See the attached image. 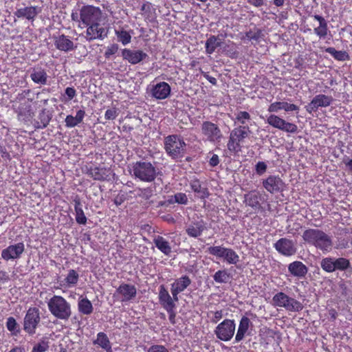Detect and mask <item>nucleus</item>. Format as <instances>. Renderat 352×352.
Wrapping results in <instances>:
<instances>
[{
    "instance_id": "nucleus-46",
    "label": "nucleus",
    "mask_w": 352,
    "mask_h": 352,
    "mask_svg": "<svg viewBox=\"0 0 352 352\" xmlns=\"http://www.w3.org/2000/svg\"><path fill=\"white\" fill-rule=\"evenodd\" d=\"M49 348L48 341L45 340H42L37 344L34 345L32 349V352H45Z\"/></svg>"
},
{
    "instance_id": "nucleus-49",
    "label": "nucleus",
    "mask_w": 352,
    "mask_h": 352,
    "mask_svg": "<svg viewBox=\"0 0 352 352\" xmlns=\"http://www.w3.org/2000/svg\"><path fill=\"white\" fill-rule=\"evenodd\" d=\"M118 50V45L117 44H112L107 47L104 56L107 58H109L111 57V56L115 54Z\"/></svg>"
},
{
    "instance_id": "nucleus-24",
    "label": "nucleus",
    "mask_w": 352,
    "mask_h": 352,
    "mask_svg": "<svg viewBox=\"0 0 352 352\" xmlns=\"http://www.w3.org/2000/svg\"><path fill=\"white\" fill-rule=\"evenodd\" d=\"M261 195L256 190L250 191L244 195V201L245 204L254 210L259 209L261 208Z\"/></svg>"
},
{
    "instance_id": "nucleus-51",
    "label": "nucleus",
    "mask_w": 352,
    "mask_h": 352,
    "mask_svg": "<svg viewBox=\"0 0 352 352\" xmlns=\"http://www.w3.org/2000/svg\"><path fill=\"white\" fill-rule=\"evenodd\" d=\"M267 170V164L263 162H258L256 165V172L258 175H261L265 173Z\"/></svg>"
},
{
    "instance_id": "nucleus-61",
    "label": "nucleus",
    "mask_w": 352,
    "mask_h": 352,
    "mask_svg": "<svg viewBox=\"0 0 352 352\" xmlns=\"http://www.w3.org/2000/svg\"><path fill=\"white\" fill-rule=\"evenodd\" d=\"M206 78L208 80V81L212 83V85H216L217 83V80L214 77H212V76H209L208 75H207L206 76Z\"/></svg>"
},
{
    "instance_id": "nucleus-33",
    "label": "nucleus",
    "mask_w": 352,
    "mask_h": 352,
    "mask_svg": "<svg viewBox=\"0 0 352 352\" xmlns=\"http://www.w3.org/2000/svg\"><path fill=\"white\" fill-rule=\"evenodd\" d=\"M191 189L197 194V196L200 198L204 199L208 196V192L207 189L202 187L200 182L197 179H193L190 182Z\"/></svg>"
},
{
    "instance_id": "nucleus-4",
    "label": "nucleus",
    "mask_w": 352,
    "mask_h": 352,
    "mask_svg": "<svg viewBox=\"0 0 352 352\" xmlns=\"http://www.w3.org/2000/svg\"><path fill=\"white\" fill-rule=\"evenodd\" d=\"M165 150L173 159H179L184 156L186 144L182 138L177 135H169L166 138Z\"/></svg>"
},
{
    "instance_id": "nucleus-8",
    "label": "nucleus",
    "mask_w": 352,
    "mask_h": 352,
    "mask_svg": "<svg viewBox=\"0 0 352 352\" xmlns=\"http://www.w3.org/2000/svg\"><path fill=\"white\" fill-rule=\"evenodd\" d=\"M250 132L248 126H239L234 129L230 135L228 148L230 151H240V144L248 136Z\"/></svg>"
},
{
    "instance_id": "nucleus-35",
    "label": "nucleus",
    "mask_w": 352,
    "mask_h": 352,
    "mask_svg": "<svg viewBox=\"0 0 352 352\" xmlns=\"http://www.w3.org/2000/svg\"><path fill=\"white\" fill-rule=\"evenodd\" d=\"M31 79L35 82L41 85L47 83V76L42 69H34L30 74Z\"/></svg>"
},
{
    "instance_id": "nucleus-9",
    "label": "nucleus",
    "mask_w": 352,
    "mask_h": 352,
    "mask_svg": "<svg viewBox=\"0 0 352 352\" xmlns=\"http://www.w3.org/2000/svg\"><path fill=\"white\" fill-rule=\"evenodd\" d=\"M102 15V11L99 8L92 6H83L80 10V23L86 26L97 21H101ZM79 27L82 28L80 24H79Z\"/></svg>"
},
{
    "instance_id": "nucleus-47",
    "label": "nucleus",
    "mask_w": 352,
    "mask_h": 352,
    "mask_svg": "<svg viewBox=\"0 0 352 352\" xmlns=\"http://www.w3.org/2000/svg\"><path fill=\"white\" fill-rule=\"evenodd\" d=\"M208 316L210 318L211 322L216 324L223 318V311H210L208 314Z\"/></svg>"
},
{
    "instance_id": "nucleus-57",
    "label": "nucleus",
    "mask_w": 352,
    "mask_h": 352,
    "mask_svg": "<svg viewBox=\"0 0 352 352\" xmlns=\"http://www.w3.org/2000/svg\"><path fill=\"white\" fill-rule=\"evenodd\" d=\"M248 3L255 7H260L263 5V0H248Z\"/></svg>"
},
{
    "instance_id": "nucleus-26",
    "label": "nucleus",
    "mask_w": 352,
    "mask_h": 352,
    "mask_svg": "<svg viewBox=\"0 0 352 352\" xmlns=\"http://www.w3.org/2000/svg\"><path fill=\"white\" fill-rule=\"evenodd\" d=\"M85 111L80 109L77 111L75 116L68 115L65 119V126L68 128H73L80 124L85 117Z\"/></svg>"
},
{
    "instance_id": "nucleus-60",
    "label": "nucleus",
    "mask_w": 352,
    "mask_h": 352,
    "mask_svg": "<svg viewBox=\"0 0 352 352\" xmlns=\"http://www.w3.org/2000/svg\"><path fill=\"white\" fill-rule=\"evenodd\" d=\"M8 279V276L6 272L0 271V281H6Z\"/></svg>"
},
{
    "instance_id": "nucleus-15",
    "label": "nucleus",
    "mask_w": 352,
    "mask_h": 352,
    "mask_svg": "<svg viewBox=\"0 0 352 352\" xmlns=\"http://www.w3.org/2000/svg\"><path fill=\"white\" fill-rule=\"evenodd\" d=\"M40 321L38 310L36 308H30L27 311L24 318V329L30 334L35 332V329Z\"/></svg>"
},
{
    "instance_id": "nucleus-28",
    "label": "nucleus",
    "mask_w": 352,
    "mask_h": 352,
    "mask_svg": "<svg viewBox=\"0 0 352 352\" xmlns=\"http://www.w3.org/2000/svg\"><path fill=\"white\" fill-rule=\"evenodd\" d=\"M314 18L319 22L318 27L314 29V33L320 38L325 37L329 32L327 21L322 16L317 14L314 15Z\"/></svg>"
},
{
    "instance_id": "nucleus-44",
    "label": "nucleus",
    "mask_w": 352,
    "mask_h": 352,
    "mask_svg": "<svg viewBox=\"0 0 352 352\" xmlns=\"http://www.w3.org/2000/svg\"><path fill=\"white\" fill-rule=\"evenodd\" d=\"M335 271L345 270L350 266V262L345 258H334Z\"/></svg>"
},
{
    "instance_id": "nucleus-50",
    "label": "nucleus",
    "mask_w": 352,
    "mask_h": 352,
    "mask_svg": "<svg viewBox=\"0 0 352 352\" xmlns=\"http://www.w3.org/2000/svg\"><path fill=\"white\" fill-rule=\"evenodd\" d=\"M282 102V106H283V110H284L286 112L289 111H298L299 108L297 105L294 104H290L285 101Z\"/></svg>"
},
{
    "instance_id": "nucleus-42",
    "label": "nucleus",
    "mask_w": 352,
    "mask_h": 352,
    "mask_svg": "<svg viewBox=\"0 0 352 352\" xmlns=\"http://www.w3.org/2000/svg\"><path fill=\"white\" fill-rule=\"evenodd\" d=\"M108 171L104 168H94L90 170V175L96 180H104L108 177Z\"/></svg>"
},
{
    "instance_id": "nucleus-20",
    "label": "nucleus",
    "mask_w": 352,
    "mask_h": 352,
    "mask_svg": "<svg viewBox=\"0 0 352 352\" xmlns=\"http://www.w3.org/2000/svg\"><path fill=\"white\" fill-rule=\"evenodd\" d=\"M136 292L135 286L129 284H122L117 289L116 294L120 297L121 301L126 302L134 298Z\"/></svg>"
},
{
    "instance_id": "nucleus-29",
    "label": "nucleus",
    "mask_w": 352,
    "mask_h": 352,
    "mask_svg": "<svg viewBox=\"0 0 352 352\" xmlns=\"http://www.w3.org/2000/svg\"><path fill=\"white\" fill-rule=\"evenodd\" d=\"M79 275L74 270H69L64 280L60 281V285L65 288L74 287L78 283Z\"/></svg>"
},
{
    "instance_id": "nucleus-32",
    "label": "nucleus",
    "mask_w": 352,
    "mask_h": 352,
    "mask_svg": "<svg viewBox=\"0 0 352 352\" xmlns=\"http://www.w3.org/2000/svg\"><path fill=\"white\" fill-rule=\"evenodd\" d=\"M155 246L165 255H169L171 252V247L169 243L162 236H157L154 239Z\"/></svg>"
},
{
    "instance_id": "nucleus-56",
    "label": "nucleus",
    "mask_w": 352,
    "mask_h": 352,
    "mask_svg": "<svg viewBox=\"0 0 352 352\" xmlns=\"http://www.w3.org/2000/svg\"><path fill=\"white\" fill-rule=\"evenodd\" d=\"M219 162V156L213 154L209 160V164L212 166H216Z\"/></svg>"
},
{
    "instance_id": "nucleus-10",
    "label": "nucleus",
    "mask_w": 352,
    "mask_h": 352,
    "mask_svg": "<svg viewBox=\"0 0 352 352\" xmlns=\"http://www.w3.org/2000/svg\"><path fill=\"white\" fill-rule=\"evenodd\" d=\"M86 27L87 30L82 36L87 41L90 42L96 39L103 40L107 36L108 30L100 24V21L89 24Z\"/></svg>"
},
{
    "instance_id": "nucleus-22",
    "label": "nucleus",
    "mask_w": 352,
    "mask_h": 352,
    "mask_svg": "<svg viewBox=\"0 0 352 352\" xmlns=\"http://www.w3.org/2000/svg\"><path fill=\"white\" fill-rule=\"evenodd\" d=\"M159 299L161 305L166 311H171V309H175V302L176 301L173 296H170L168 290L163 285L160 287Z\"/></svg>"
},
{
    "instance_id": "nucleus-38",
    "label": "nucleus",
    "mask_w": 352,
    "mask_h": 352,
    "mask_svg": "<svg viewBox=\"0 0 352 352\" xmlns=\"http://www.w3.org/2000/svg\"><path fill=\"white\" fill-rule=\"evenodd\" d=\"M251 120L250 115L247 111H238L235 113V123L238 122L241 126H248V122Z\"/></svg>"
},
{
    "instance_id": "nucleus-27",
    "label": "nucleus",
    "mask_w": 352,
    "mask_h": 352,
    "mask_svg": "<svg viewBox=\"0 0 352 352\" xmlns=\"http://www.w3.org/2000/svg\"><path fill=\"white\" fill-rule=\"evenodd\" d=\"M57 49L64 52L71 51L74 48V43L66 36L61 35L55 40Z\"/></svg>"
},
{
    "instance_id": "nucleus-16",
    "label": "nucleus",
    "mask_w": 352,
    "mask_h": 352,
    "mask_svg": "<svg viewBox=\"0 0 352 352\" xmlns=\"http://www.w3.org/2000/svg\"><path fill=\"white\" fill-rule=\"evenodd\" d=\"M333 99L331 96L324 94L316 95L312 100L306 106V110L311 113L316 111L319 107H327L333 102Z\"/></svg>"
},
{
    "instance_id": "nucleus-55",
    "label": "nucleus",
    "mask_w": 352,
    "mask_h": 352,
    "mask_svg": "<svg viewBox=\"0 0 352 352\" xmlns=\"http://www.w3.org/2000/svg\"><path fill=\"white\" fill-rule=\"evenodd\" d=\"M76 94V90L73 87H67L65 89V95L67 97V100L73 99Z\"/></svg>"
},
{
    "instance_id": "nucleus-54",
    "label": "nucleus",
    "mask_w": 352,
    "mask_h": 352,
    "mask_svg": "<svg viewBox=\"0 0 352 352\" xmlns=\"http://www.w3.org/2000/svg\"><path fill=\"white\" fill-rule=\"evenodd\" d=\"M148 352H168V351L162 345H153L149 348Z\"/></svg>"
},
{
    "instance_id": "nucleus-17",
    "label": "nucleus",
    "mask_w": 352,
    "mask_h": 352,
    "mask_svg": "<svg viewBox=\"0 0 352 352\" xmlns=\"http://www.w3.org/2000/svg\"><path fill=\"white\" fill-rule=\"evenodd\" d=\"M275 249L281 254L289 256L296 252V248L293 241L282 238L274 244Z\"/></svg>"
},
{
    "instance_id": "nucleus-63",
    "label": "nucleus",
    "mask_w": 352,
    "mask_h": 352,
    "mask_svg": "<svg viewBox=\"0 0 352 352\" xmlns=\"http://www.w3.org/2000/svg\"><path fill=\"white\" fill-rule=\"evenodd\" d=\"M72 19L74 21H77L80 23V18L78 19V16L77 13H72Z\"/></svg>"
},
{
    "instance_id": "nucleus-43",
    "label": "nucleus",
    "mask_w": 352,
    "mask_h": 352,
    "mask_svg": "<svg viewBox=\"0 0 352 352\" xmlns=\"http://www.w3.org/2000/svg\"><path fill=\"white\" fill-rule=\"evenodd\" d=\"M320 265L322 269L327 272H333L335 271L334 258L327 257L321 261Z\"/></svg>"
},
{
    "instance_id": "nucleus-58",
    "label": "nucleus",
    "mask_w": 352,
    "mask_h": 352,
    "mask_svg": "<svg viewBox=\"0 0 352 352\" xmlns=\"http://www.w3.org/2000/svg\"><path fill=\"white\" fill-rule=\"evenodd\" d=\"M169 314V320L172 324H175V313L174 309H171V311H167Z\"/></svg>"
},
{
    "instance_id": "nucleus-37",
    "label": "nucleus",
    "mask_w": 352,
    "mask_h": 352,
    "mask_svg": "<svg viewBox=\"0 0 352 352\" xmlns=\"http://www.w3.org/2000/svg\"><path fill=\"white\" fill-rule=\"evenodd\" d=\"M78 309L80 313L89 315L93 311V306L87 298H82L78 301Z\"/></svg>"
},
{
    "instance_id": "nucleus-5",
    "label": "nucleus",
    "mask_w": 352,
    "mask_h": 352,
    "mask_svg": "<svg viewBox=\"0 0 352 352\" xmlns=\"http://www.w3.org/2000/svg\"><path fill=\"white\" fill-rule=\"evenodd\" d=\"M133 175L142 182H151L157 176V170L151 163L137 162L132 166Z\"/></svg>"
},
{
    "instance_id": "nucleus-12",
    "label": "nucleus",
    "mask_w": 352,
    "mask_h": 352,
    "mask_svg": "<svg viewBox=\"0 0 352 352\" xmlns=\"http://www.w3.org/2000/svg\"><path fill=\"white\" fill-rule=\"evenodd\" d=\"M262 184L264 188L272 194L283 192L286 188L285 183L278 175H270Z\"/></svg>"
},
{
    "instance_id": "nucleus-25",
    "label": "nucleus",
    "mask_w": 352,
    "mask_h": 352,
    "mask_svg": "<svg viewBox=\"0 0 352 352\" xmlns=\"http://www.w3.org/2000/svg\"><path fill=\"white\" fill-rule=\"evenodd\" d=\"M251 325L252 322L248 317L243 316L241 318V320L239 321L238 329L235 336L236 342H239L244 338L245 336L248 333Z\"/></svg>"
},
{
    "instance_id": "nucleus-21",
    "label": "nucleus",
    "mask_w": 352,
    "mask_h": 352,
    "mask_svg": "<svg viewBox=\"0 0 352 352\" xmlns=\"http://www.w3.org/2000/svg\"><path fill=\"white\" fill-rule=\"evenodd\" d=\"M122 57L131 64L135 65L147 57V54L142 50H131L124 49L122 52Z\"/></svg>"
},
{
    "instance_id": "nucleus-40",
    "label": "nucleus",
    "mask_w": 352,
    "mask_h": 352,
    "mask_svg": "<svg viewBox=\"0 0 352 352\" xmlns=\"http://www.w3.org/2000/svg\"><path fill=\"white\" fill-rule=\"evenodd\" d=\"M74 209L76 212V220L79 224H85L87 222V218L84 214V212L80 206L79 201H75Z\"/></svg>"
},
{
    "instance_id": "nucleus-1",
    "label": "nucleus",
    "mask_w": 352,
    "mask_h": 352,
    "mask_svg": "<svg viewBox=\"0 0 352 352\" xmlns=\"http://www.w3.org/2000/svg\"><path fill=\"white\" fill-rule=\"evenodd\" d=\"M303 240L321 250L323 253L331 251L332 237L319 229H307L302 234Z\"/></svg>"
},
{
    "instance_id": "nucleus-3",
    "label": "nucleus",
    "mask_w": 352,
    "mask_h": 352,
    "mask_svg": "<svg viewBox=\"0 0 352 352\" xmlns=\"http://www.w3.org/2000/svg\"><path fill=\"white\" fill-rule=\"evenodd\" d=\"M47 307L50 313L58 319L67 320L71 316V305L60 296L52 297L47 302Z\"/></svg>"
},
{
    "instance_id": "nucleus-6",
    "label": "nucleus",
    "mask_w": 352,
    "mask_h": 352,
    "mask_svg": "<svg viewBox=\"0 0 352 352\" xmlns=\"http://www.w3.org/2000/svg\"><path fill=\"white\" fill-rule=\"evenodd\" d=\"M207 252L230 265H236L240 260L239 256L234 250L223 245L210 246L208 248Z\"/></svg>"
},
{
    "instance_id": "nucleus-36",
    "label": "nucleus",
    "mask_w": 352,
    "mask_h": 352,
    "mask_svg": "<svg viewBox=\"0 0 352 352\" xmlns=\"http://www.w3.org/2000/svg\"><path fill=\"white\" fill-rule=\"evenodd\" d=\"M325 52L330 54L336 60L339 61L348 60L349 55L345 51H338L333 47L325 48Z\"/></svg>"
},
{
    "instance_id": "nucleus-7",
    "label": "nucleus",
    "mask_w": 352,
    "mask_h": 352,
    "mask_svg": "<svg viewBox=\"0 0 352 352\" xmlns=\"http://www.w3.org/2000/svg\"><path fill=\"white\" fill-rule=\"evenodd\" d=\"M273 305L284 307L289 311H299L302 309V305L296 299L289 297L283 292H278L272 298Z\"/></svg>"
},
{
    "instance_id": "nucleus-64",
    "label": "nucleus",
    "mask_w": 352,
    "mask_h": 352,
    "mask_svg": "<svg viewBox=\"0 0 352 352\" xmlns=\"http://www.w3.org/2000/svg\"><path fill=\"white\" fill-rule=\"evenodd\" d=\"M9 352H23V349L19 347H15L10 350Z\"/></svg>"
},
{
    "instance_id": "nucleus-48",
    "label": "nucleus",
    "mask_w": 352,
    "mask_h": 352,
    "mask_svg": "<svg viewBox=\"0 0 352 352\" xmlns=\"http://www.w3.org/2000/svg\"><path fill=\"white\" fill-rule=\"evenodd\" d=\"M118 114V109L116 107H113L106 111L104 118L106 120H114L117 118Z\"/></svg>"
},
{
    "instance_id": "nucleus-31",
    "label": "nucleus",
    "mask_w": 352,
    "mask_h": 352,
    "mask_svg": "<svg viewBox=\"0 0 352 352\" xmlns=\"http://www.w3.org/2000/svg\"><path fill=\"white\" fill-rule=\"evenodd\" d=\"M205 229L203 222L193 223L186 228L187 234L191 237L199 236Z\"/></svg>"
},
{
    "instance_id": "nucleus-41",
    "label": "nucleus",
    "mask_w": 352,
    "mask_h": 352,
    "mask_svg": "<svg viewBox=\"0 0 352 352\" xmlns=\"http://www.w3.org/2000/svg\"><path fill=\"white\" fill-rule=\"evenodd\" d=\"M230 278V276L226 270H219L213 275V279L217 283H228Z\"/></svg>"
},
{
    "instance_id": "nucleus-23",
    "label": "nucleus",
    "mask_w": 352,
    "mask_h": 352,
    "mask_svg": "<svg viewBox=\"0 0 352 352\" xmlns=\"http://www.w3.org/2000/svg\"><path fill=\"white\" fill-rule=\"evenodd\" d=\"M288 271L292 276L302 278L307 274L308 268L302 262L296 261L289 264Z\"/></svg>"
},
{
    "instance_id": "nucleus-18",
    "label": "nucleus",
    "mask_w": 352,
    "mask_h": 352,
    "mask_svg": "<svg viewBox=\"0 0 352 352\" xmlns=\"http://www.w3.org/2000/svg\"><path fill=\"white\" fill-rule=\"evenodd\" d=\"M24 250L25 245L23 243L11 245L2 250L1 257L6 261L14 260L19 258Z\"/></svg>"
},
{
    "instance_id": "nucleus-59",
    "label": "nucleus",
    "mask_w": 352,
    "mask_h": 352,
    "mask_svg": "<svg viewBox=\"0 0 352 352\" xmlns=\"http://www.w3.org/2000/svg\"><path fill=\"white\" fill-rule=\"evenodd\" d=\"M343 162L349 168V169L352 171V159L349 160L348 158H345L344 159Z\"/></svg>"
},
{
    "instance_id": "nucleus-11",
    "label": "nucleus",
    "mask_w": 352,
    "mask_h": 352,
    "mask_svg": "<svg viewBox=\"0 0 352 352\" xmlns=\"http://www.w3.org/2000/svg\"><path fill=\"white\" fill-rule=\"evenodd\" d=\"M236 325L234 320L226 319L219 323L214 330L217 338L222 341H229L233 337Z\"/></svg>"
},
{
    "instance_id": "nucleus-39",
    "label": "nucleus",
    "mask_w": 352,
    "mask_h": 352,
    "mask_svg": "<svg viewBox=\"0 0 352 352\" xmlns=\"http://www.w3.org/2000/svg\"><path fill=\"white\" fill-rule=\"evenodd\" d=\"M94 344L99 345L104 349H109L111 346L108 337L102 332L98 333L97 338L94 341Z\"/></svg>"
},
{
    "instance_id": "nucleus-53",
    "label": "nucleus",
    "mask_w": 352,
    "mask_h": 352,
    "mask_svg": "<svg viewBox=\"0 0 352 352\" xmlns=\"http://www.w3.org/2000/svg\"><path fill=\"white\" fill-rule=\"evenodd\" d=\"M16 322L12 317H10L6 323V327L10 331L14 332L16 329Z\"/></svg>"
},
{
    "instance_id": "nucleus-30",
    "label": "nucleus",
    "mask_w": 352,
    "mask_h": 352,
    "mask_svg": "<svg viewBox=\"0 0 352 352\" xmlns=\"http://www.w3.org/2000/svg\"><path fill=\"white\" fill-rule=\"evenodd\" d=\"M38 11L36 7H25L17 9L14 15L18 18L25 17L28 20H32L37 15Z\"/></svg>"
},
{
    "instance_id": "nucleus-34",
    "label": "nucleus",
    "mask_w": 352,
    "mask_h": 352,
    "mask_svg": "<svg viewBox=\"0 0 352 352\" xmlns=\"http://www.w3.org/2000/svg\"><path fill=\"white\" fill-rule=\"evenodd\" d=\"M221 44V39L218 36H210L206 42V52L212 54Z\"/></svg>"
},
{
    "instance_id": "nucleus-62",
    "label": "nucleus",
    "mask_w": 352,
    "mask_h": 352,
    "mask_svg": "<svg viewBox=\"0 0 352 352\" xmlns=\"http://www.w3.org/2000/svg\"><path fill=\"white\" fill-rule=\"evenodd\" d=\"M274 3L279 7L283 5L285 0H273Z\"/></svg>"
},
{
    "instance_id": "nucleus-52",
    "label": "nucleus",
    "mask_w": 352,
    "mask_h": 352,
    "mask_svg": "<svg viewBox=\"0 0 352 352\" xmlns=\"http://www.w3.org/2000/svg\"><path fill=\"white\" fill-rule=\"evenodd\" d=\"M175 201L178 204H185L187 203L188 198L184 193H177L175 195Z\"/></svg>"
},
{
    "instance_id": "nucleus-45",
    "label": "nucleus",
    "mask_w": 352,
    "mask_h": 352,
    "mask_svg": "<svg viewBox=\"0 0 352 352\" xmlns=\"http://www.w3.org/2000/svg\"><path fill=\"white\" fill-rule=\"evenodd\" d=\"M116 34L118 38V41H120L124 45H126L131 42V36L128 32L125 30H116Z\"/></svg>"
},
{
    "instance_id": "nucleus-19",
    "label": "nucleus",
    "mask_w": 352,
    "mask_h": 352,
    "mask_svg": "<svg viewBox=\"0 0 352 352\" xmlns=\"http://www.w3.org/2000/svg\"><path fill=\"white\" fill-rule=\"evenodd\" d=\"M191 283V280L188 276H182L176 279L172 284L170 292L175 301H178V294L184 292Z\"/></svg>"
},
{
    "instance_id": "nucleus-14",
    "label": "nucleus",
    "mask_w": 352,
    "mask_h": 352,
    "mask_svg": "<svg viewBox=\"0 0 352 352\" xmlns=\"http://www.w3.org/2000/svg\"><path fill=\"white\" fill-rule=\"evenodd\" d=\"M148 89L151 96L157 100L167 98L170 96L171 91L170 86L166 82L151 85Z\"/></svg>"
},
{
    "instance_id": "nucleus-2",
    "label": "nucleus",
    "mask_w": 352,
    "mask_h": 352,
    "mask_svg": "<svg viewBox=\"0 0 352 352\" xmlns=\"http://www.w3.org/2000/svg\"><path fill=\"white\" fill-rule=\"evenodd\" d=\"M283 110L282 102L276 101L271 103L267 109L268 112L273 113L267 118V123L274 128L280 131L294 133L297 131V126L292 122H287L280 116L274 114Z\"/></svg>"
},
{
    "instance_id": "nucleus-13",
    "label": "nucleus",
    "mask_w": 352,
    "mask_h": 352,
    "mask_svg": "<svg viewBox=\"0 0 352 352\" xmlns=\"http://www.w3.org/2000/svg\"><path fill=\"white\" fill-rule=\"evenodd\" d=\"M201 131L207 140L212 142H219L222 138L220 129L211 122H204L201 125Z\"/></svg>"
}]
</instances>
